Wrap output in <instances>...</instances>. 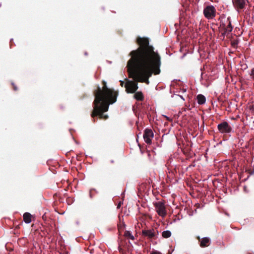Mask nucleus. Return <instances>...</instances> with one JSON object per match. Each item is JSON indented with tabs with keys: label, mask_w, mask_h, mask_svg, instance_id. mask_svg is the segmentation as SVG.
Listing matches in <instances>:
<instances>
[{
	"label": "nucleus",
	"mask_w": 254,
	"mask_h": 254,
	"mask_svg": "<svg viewBox=\"0 0 254 254\" xmlns=\"http://www.w3.org/2000/svg\"><path fill=\"white\" fill-rule=\"evenodd\" d=\"M137 42L139 47L129 54L131 58L128 61V79L132 78L148 84L149 78L152 74H158L160 72L161 58L154 51L153 46L149 45L147 38L138 37ZM138 88L136 81L128 79V93H134Z\"/></svg>",
	"instance_id": "obj_1"
},
{
	"label": "nucleus",
	"mask_w": 254,
	"mask_h": 254,
	"mask_svg": "<svg viewBox=\"0 0 254 254\" xmlns=\"http://www.w3.org/2000/svg\"><path fill=\"white\" fill-rule=\"evenodd\" d=\"M102 83V87L98 85L93 91L95 99L91 116L93 119L98 116L100 119L107 120L108 116L104 115V113L108 111L110 104L116 102L119 93L117 90L108 88L105 81L103 80Z\"/></svg>",
	"instance_id": "obj_2"
},
{
	"label": "nucleus",
	"mask_w": 254,
	"mask_h": 254,
	"mask_svg": "<svg viewBox=\"0 0 254 254\" xmlns=\"http://www.w3.org/2000/svg\"><path fill=\"white\" fill-rule=\"evenodd\" d=\"M124 216L127 217V215H123L122 213L119 214V223L118 225V232L119 235L120 243L119 246V252L122 254H126L127 243L126 238L127 237V231L125 230L126 224L124 221Z\"/></svg>",
	"instance_id": "obj_3"
},
{
	"label": "nucleus",
	"mask_w": 254,
	"mask_h": 254,
	"mask_svg": "<svg viewBox=\"0 0 254 254\" xmlns=\"http://www.w3.org/2000/svg\"><path fill=\"white\" fill-rule=\"evenodd\" d=\"M217 128L222 134H229L233 131L232 126L226 121H223L218 124Z\"/></svg>",
	"instance_id": "obj_4"
},
{
	"label": "nucleus",
	"mask_w": 254,
	"mask_h": 254,
	"mask_svg": "<svg viewBox=\"0 0 254 254\" xmlns=\"http://www.w3.org/2000/svg\"><path fill=\"white\" fill-rule=\"evenodd\" d=\"M203 14L207 19H213L216 16V9L212 5H207L203 9Z\"/></svg>",
	"instance_id": "obj_5"
},
{
	"label": "nucleus",
	"mask_w": 254,
	"mask_h": 254,
	"mask_svg": "<svg viewBox=\"0 0 254 254\" xmlns=\"http://www.w3.org/2000/svg\"><path fill=\"white\" fill-rule=\"evenodd\" d=\"M155 209L157 214L162 217H164L167 214V211L164 203L162 201L154 203Z\"/></svg>",
	"instance_id": "obj_6"
},
{
	"label": "nucleus",
	"mask_w": 254,
	"mask_h": 254,
	"mask_svg": "<svg viewBox=\"0 0 254 254\" xmlns=\"http://www.w3.org/2000/svg\"><path fill=\"white\" fill-rule=\"evenodd\" d=\"M142 233L143 236L150 240L157 238L158 235V231L154 229L143 230Z\"/></svg>",
	"instance_id": "obj_7"
},
{
	"label": "nucleus",
	"mask_w": 254,
	"mask_h": 254,
	"mask_svg": "<svg viewBox=\"0 0 254 254\" xmlns=\"http://www.w3.org/2000/svg\"><path fill=\"white\" fill-rule=\"evenodd\" d=\"M154 137V133L151 129L146 128L144 130L143 138L145 142L147 144H151L152 139Z\"/></svg>",
	"instance_id": "obj_8"
},
{
	"label": "nucleus",
	"mask_w": 254,
	"mask_h": 254,
	"mask_svg": "<svg viewBox=\"0 0 254 254\" xmlns=\"http://www.w3.org/2000/svg\"><path fill=\"white\" fill-rule=\"evenodd\" d=\"M220 25L225 29V32L229 33L233 30L230 17H228L227 19L224 21H221Z\"/></svg>",
	"instance_id": "obj_9"
},
{
	"label": "nucleus",
	"mask_w": 254,
	"mask_h": 254,
	"mask_svg": "<svg viewBox=\"0 0 254 254\" xmlns=\"http://www.w3.org/2000/svg\"><path fill=\"white\" fill-rule=\"evenodd\" d=\"M128 251H129L130 247L133 248L134 245H137V240H135V237L133 236L130 231H128Z\"/></svg>",
	"instance_id": "obj_10"
},
{
	"label": "nucleus",
	"mask_w": 254,
	"mask_h": 254,
	"mask_svg": "<svg viewBox=\"0 0 254 254\" xmlns=\"http://www.w3.org/2000/svg\"><path fill=\"white\" fill-rule=\"evenodd\" d=\"M247 2L248 0H233L234 6L239 9L243 8Z\"/></svg>",
	"instance_id": "obj_11"
},
{
	"label": "nucleus",
	"mask_w": 254,
	"mask_h": 254,
	"mask_svg": "<svg viewBox=\"0 0 254 254\" xmlns=\"http://www.w3.org/2000/svg\"><path fill=\"white\" fill-rule=\"evenodd\" d=\"M133 98L138 101H142L144 99V96L141 91H137L133 95Z\"/></svg>",
	"instance_id": "obj_12"
},
{
	"label": "nucleus",
	"mask_w": 254,
	"mask_h": 254,
	"mask_svg": "<svg viewBox=\"0 0 254 254\" xmlns=\"http://www.w3.org/2000/svg\"><path fill=\"white\" fill-rule=\"evenodd\" d=\"M23 220L26 223H30L31 222L32 215L28 212H25L24 213Z\"/></svg>",
	"instance_id": "obj_13"
},
{
	"label": "nucleus",
	"mask_w": 254,
	"mask_h": 254,
	"mask_svg": "<svg viewBox=\"0 0 254 254\" xmlns=\"http://www.w3.org/2000/svg\"><path fill=\"white\" fill-rule=\"evenodd\" d=\"M197 101L198 104L202 105L205 103L206 98L204 95L199 94L197 96Z\"/></svg>",
	"instance_id": "obj_14"
},
{
	"label": "nucleus",
	"mask_w": 254,
	"mask_h": 254,
	"mask_svg": "<svg viewBox=\"0 0 254 254\" xmlns=\"http://www.w3.org/2000/svg\"><path fill=\"white\" fill-rule=\"evenodd\" d=\"M209 241L210 239L208 237L203 238L200 242V246L201 247H205L208 246Z\"/></svg>",
	"instance_id": "obj_15"
},
{
	"label": "nucleus",
	"mask_w": 254,
	"mask_h": 254,
	"mask_svg": "<svg viewBox=\"0 0 254 254\" xmlns=\"http://www.w3.org/2000/svg\"><path fill=\"white\" fill-rule=\"evenodd\" d=\"M171 232L169 230L164 231L162 233V236L164 238H168L171 236Z\"/></svg>",
	"instance_id": "obj_16"
},
{
	"label": "nucleus",
	"mask_w": 254,
	"mask_h": 254,
	"mask_svg": "<svg viewBox=\"0 0 254 254\" xmlns=\"http://www.w3.org/2000/svg\"><path fill=\"white\" fill-rule=\"evenodd\" d=\"M120 85L122 87H123L124 86L125 89H126V91L127 92V78H125L124 81H121L120 80Z\"/></svg>",
	"instance_id": "obj_17"
},
{
	"label": "nucleus",
	"mask_w": 254,
	"mask_h": 254,
	"mask_svg": "<svg viewBox=\"0 0 254 254\" xmlns=\"http://www.w3.org/2000/svg\"><path fill=\"white\" fill-rule=\"evenodd\" d=\"M249 74L250 75L251 78L254 80V68L251 69V71L249 72Z\"/></svg>",
	"instance_id": "obj_18"
},
{
	"label": "nucleus",
	"mask_w": 254,
	"mask_h": 254,
	"mask_svg": "<svg viewBox=\"0 0 254 254\" xmlns=\"http://www.w3.org/2000/svg\"><path fill=\"white\" fill-rule=\"evenodd\" d=\"M11 85H12L13 89L14 91H17L18 90V88H17V86H16V85L14 83H13V82L11 83Z\"/></svg>",
	"instance_id": "obj_19"
},
{
	"label": "nucleus",
	"mask_w": 254,
	"mask_h": 254,
	"mask_svg": "<svg viewBox=\"0 0 254 254\" xmlns=\"http://www.w3.org/2000/svg\"><path fill=\"white\" fill-rule=\"evenodd\" d=\"M151 254H161V253L159 252L155 251L153 252Z\"/></svg>",
	"instance_id": "obj_20"
},
{
	"label": "nucleus",
	"mask_w": 254,
	"mask_h": 254,
	"mask_svg": "<svg viewBox=\"0 0 254 254\" xmlns=\"http://www.w3.org/2000/svg\"><path fill=\"white\" fill-rule=\"evenodd\" d=\"M122 204H123V202H121V201H120V202L118 203V204L117 208H119L121 207V206L122 205Z\"/></svg>",
	"instance_id": "obj_21"
},
{
	"label": "nucleus",
	"mask_w": 254,
	"mask_h": 254,
	"mask_svg": "<svg viewBox=\"0 0 254 254\" xmlns=\"http://www.w3.org/2000/svg\"><path fill=\"white\" fill-rule=\"evenodd\" d=\"M178 96H179V97H180V98H181L183 101H184V100H185V99L184 98V97H183L182 96H181V95H178Z\"/></svg>",
	"instance_id": "obj_22"
},
{
	"label": "nucleus",
	"mask_w": 254,
	"mask_h": 254,
	"mask_svg": "<svg viewBox=\"0 0 254 254\" xmlns=\"http://www.w3.org/2000/svg\"><path fill=\"white\" fill-rule=\"evenodd\" d=\"M165 117L166 118V119L168 120V121H170L171 119H170L169 117L166 116H165Z\"/></svg>",
	"instance_id": "obj_23"
}]
</instances>
